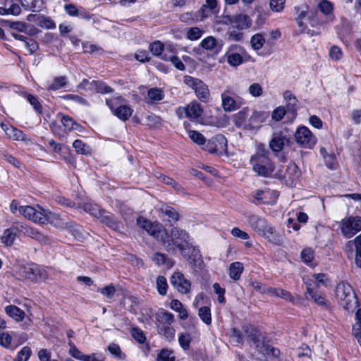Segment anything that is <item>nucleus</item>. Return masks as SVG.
<instances>
[{
    "mask_svg": "<svg viewBox=\"0 0 361 361\" xmlns=\"http://www.w3.org/2000/svg\"><path fill=\"white\" fill-rule=\"evenodd\" d=\"M68 345L70 346L69 354L76 360L80 361H103L100 356L96 353L83 354L71 341H69Z\"/></svg>",
    "mask_w": 361,
    "mask_h": 361,
    "instance_id": "24",
    "label": "nucleus"
},
{
    "mask_svg": "<svg viewBox=\"0 0 361 361\" xmlns=\"http://www.w3.org/2000/svg\"><path fill=\"white\" fill-rule=\"evenodd\" d=\"M1 127L10 139L14 140H25L26 139V135L22 130L11 125L2 123Z\"/></svg>",
    "mask_w": 361,
    "mask_h": 361,
    "instance_id": "27",
    "label": "nucleus"
},
{
    "mask_svg": "<svg viewBox=\"0 0 361 361\" xmlns=\"http://www.w3.org/2000/svg\"><path fill=\"white\" fill-rule=\"evenodd\" d=\"M32 274V263L26 264L21 266L18 271V274L20 277L24 279L30 280L31 279Z\"/></svg>",
    "mask_w": 361,
    "mask_h": 361,
    "instance_id": "59",
    "label": "nucleus"
},
{
    "mask_svg": "<svg viewBox=\"0 0 361 361\" xmlns=\"http://www.w3.org/2000/svg\"><path fill=\"white\" fill-rule=\"evenodd\" d=\"M269 151L262 144L257 147L255 154L250 157V164L253 171L259 176H269L274 170V165L268 157Z\"/></svg>",
    "mask_w": 361,
    "mask_h": 361,
    "instance_id": "4",
    "label": "nucleus"
},
{
    "mask_svg": "<svg viewBox=\"0 0 361 361\" xmlns=\"http://www.w3.org/2000/svg\"><path fill=\"white\" fill-rule=\"evenodd\" d=\"M84 210L94 216L99 221L114 230H119L121 225L116 222L113 214L106 210L101 209L99 207L92 202H87L83 204Z\"/></svg>",
    "mask_w": 361,
    "mask_h": 361,
    "instance_id": "8",
    "label": "nucleus"
},
{
    "mask_svg": "<svg viewBox=\"0 0 361 361\" xmlns=\"http://www.w3.org/2000/svg\"><path fill=\"white\" fill-rule=\"evenodd\" d=\"M319 8L320 11L327 16L330 20H334L333 16V9L334 5L333 4L328 0H322L319 4Z\"/></svg>",
    "mask_w": 361,
    "mask_h": 361,
    "instance_id": "37",
    "label": "nucleus"
},
{
    "mask_svg": "<svg viewBox=\"0 0 361 361\" xmlns=\"http://www.w3.org/2000/svg\"><path fill=\"white\" fill-rule=\"evenodd\" d=\"M283 97L287 102L288 108L291 111H295L298 102L295 97L290 91L286 90L283 93Z\"/></svg>",
    "mask_w": 361,
    "mask_h": 361,
    "instance_id": "53",
    "label": "nucleus"
},
{
    "mask_svg": "<svg viewBox=\"0 0 361 361\" xmlns=\"http://www.w3.org/2000/svg\"><path fill=\"white\" fill-rule=\"evenodd\" d=\"M203 33V30L197 27H192L186 30L185 36L188 39L195 41L199 39L202 36Z\"/></svg>",
    "mask_w": 361,
    "mask_h": 361,
    "instance_id": "43",
    "label": "nucleus"
},
{
    "mask_svg": "<svg viewBox=\"0 0 361 361\" xmlns=\"http://www.w3.org/2000/svg\"><path fill=\"white\" fill-rule=\"evenodd\" d=\"M95 80L89 81L87 79H83L77 86L78 88L82 89L86 92L94 91Z\"/></svg>",
    "mask_w": 361,
    "mask_h": 361,
    "instance_id": "63",
    "label": "nucleus"
},
{
    "mask_svg": "<svg viewBox=\"0 0 361 361\" xmlns=\"http://www.w3.org/2000/svg\"><path fill=\"white\" fill-rule=\"evenodd\" d=\"M301 258L302 261L310 267H314L315 264L313 262L314 252L310 248H306L301 252Z\"/></svg>",
    "mask_w": 361,
    "mask_h": 361,
    "instance_id": "48",
    "label": "nucleus"
},
{
    "mask_svg": "<svg viewBox=\"0 0 361 361\" xmlns=\"http://www.w3.org/2000/svg\"><path fill=\"white\" fill-rule=\"evenodd\" d=\"M165 184L171 186L178 193H185L183 188L173 178L161 175L160 177Z\"/></svg>",
    "mask_w": 361,
    "mask_h": 361,
    "instance_id": "44",
    "label": "nucleus"
},
{
    "mask_svg": "<svg viewBox=\"0 0 361 361\" xmlns=\"http://www.w3.org/2000/svg\"><path fill=\"white\" fill-rule=\"evenodd\" d=\"M180 252L186 261L192 266H199L202 262L200 251L197 247L193 245L192 241L185 244L184 247H180Z\"/></svg>",
    "mask_w": 361,
    "mask_h": 361,
    "instance_id": "15",
    "label": "nucleus"
},
{
    "mask_svg": "<svg viewBox=\"0 0 361 361\" xmlns=\"http://www.w3.org/2000/svg\"><path fill=\"white\" fill-rule=\"evenodd\" d=\"M269 116V114L267 111H254L250 116V121L253 124H259L264 122Z\"/></svg>",
    "mask_w": 361,
    "mask_h": 361,
    "instance_id": "40",
    "label": "nucleus"
},
{
    "mask_svg": "<svg viewBox=\"0 0 361 361\" xmlns=\"http://www.w3.org/2000/svg\"><path fill=\"white\" fill-rule=\"evenodd\" d=\"M108 350L116 358L120 360L124 359L125 355L122 353L121 350L118 344L111 343L108 346Z\"/></svg>",
    "mask_w": 361,
    "mask_h": 361,
    "instance_id": "61",
    "label": "nucleus"
},
{
    "mask_svg": "<svg viewBox=\"0 0 361 361\" xmlns=\"http://www.w3.org/2000/svg\"><path fill=\"white\" fill-rule=\"evenodd\" d=\"M73 147L78 154H88L90 153V148L80 140H75L73 143Z\"/></svg>",
    "mask_w": 361,
    "mask_h": 361,
    "instance_id": "47",
    "label": "nucleus"
},
{
    "mask_svg": "<svg viewBox=\"0 0 361 361\" xmlns=\"http://www.w3.org/2000/svg\"><path fill=\"white\" fill-rule=\"evenodd\" d=\"M156 288L159 295H165L167 293L168 284L166 279L163 276H159L156 281Z\"/></svg>",
    "mask_w": 361,
    "mask_h": 361,
    "instance_id": "45",
    "label": "nucleus"
},
{
    "mask_svg": "<svg viewBox=\"0 0 361 361\" xmlns=\"http://www.w3.org/2000/svg\"><path fill=\"white\" fill-rule=\"evenodd\" d=\"M164 48V45L160 41H155L149 44V50L154 56H160Z\"/></svg>",
    "mask_w": 361,
    "mask_h": 361,
    "instance_id": "62",
    "label": "nucleus"
},
{
    "mask_svg": "<svg viewBox=\"0 0 361 361\" xmlns=\"http://www.w3.org/2000/svg\"><path fill=\"white\" fill-rule=\"evenodd\" d=\"M244 269L243 263L240 262H235L229 266V276L235 281L240 279L241 274Z\"/></svg>",
    "mask_w": 361,
    "mask_h": 361,
    "instance_id": "34",
    "label": "nucleus"
},
{
    "mask_svg": "<svg viewBox=\"0 0 361 361\" xmlns=\"http://www.w3.org/2000/svg\"><path fill=\"white\" fill-rule=\"evenodd\" d=\"M236 26L238 29H246L250 26V19L247 16L239 15L235 18Z\"/></svg>",
    "mask_w": 361,
    "mask_h": 361,
    "instance_id": "52",
    "label": "nucleus"
},
{
    "mask_svg": "<svg viewBox=\"0 0 361 361\" xmlns=\"http://www.w3.org/2000/svg\"><path fill=\"white\" fill-rule=\"evenodd\" d=\"M198 315L201 320L207 325H209L212 323L211 310L209 307H200L198 310Z\"/></svg>",
    "mask_w": 361,
    "mask_h": 361,
    "instance_id": "46",
    "label": "nucleus"
},
{
    "mask_svg": "<svg viewBox=\"0 0 361 361\" xmlns=\"http://www.w3.org/2000/svg\"><path fill=\"white\" fill-rule=\"evenodd\" d=\"M243 330L252 342L257 351L262 355L264 361L278 360L280 355L279 350L269 345L263 333L250 325L243 326Z\"/></svg>",
    "mask_w": 361,
    "mask_h": 361,
    "instance_id": "2",
    "label": "nucleus"
},
{
    "mask_svg": "<svg viewBox=\"0 0 361 361\" xmlns=\"http://www.w3.org/2000/svg\"><path fill=\"white\" fill-rule=\"evenodd\" d=\"M271 195L274 196V199H276L278 197V193L276 191H270L269 190H257L253 193V197L257 201H261L263 203L268 204L269 201L267 200V197Z\"/></svg>",
    "mask_w": 361,
    "mask_h": 361,
    "instance_id": "35",
    "label": "nucleus"
},
{
    "mask_svg": "<svg viewBox=\"0 0 361 361\" xmlns=\"http://www.w3.org/2000/svg\"><path fill=\"white\" fill-rule=\"evenodd\" d=\"M18 231L16 229V224L11 228L4 230L1 237V241L6 246H11L13 244L16 234Z\"/></svg>",
    "mask_w": 361,
    "mask_h": 361,
    "instance_id": "30",
    "label": "nucleus"
},
{
    "mask_svg": "<svg viewBox=\"0 0 361 361\" xmlns=\"http://www.w3.org/2000/svg\"><path fill=\"white\" fill-rule=\"evenodd\" d=\"M106 104L112 114L123 121L128 120L133 112V109L124 103V99L121 97L106 99Z\"/></svg>",
    "mask_w": 361,
    "mask_h": 361,
    "instance_id": "9",
    "label": "nucleus"
},
{
    "mask_svg": "<svg viewBox=\"0 0 361 361\" xmlns=\"http://www.w3.org/2000/svg\"><path fill=\"white\" fill-rule=\"evenodd\" d=\"M23 8L28 11L39 12L44 5V0H20Z\"/></svg>",
    "mask_w": 361,
    "mask_h": 361,
    "instance_id": "31",
    "label": "nucleus"
},
{
    "mask_svg": "<svg viewBox=\"0 0 361 361\" xmlns=\"http://www.w3.org/2000/svg\"><path fill=\"white\" fill-rule=\"evenodd\" d=\"M247 221L253 231L262 236L271 226L264 218L255 214L249 215Z\"/></svg>",
    "mask_w": 361,
    "mask_h": 361,
    "instance_id": "21",
    "label": "nucleus"
},
{
    "mask_svg": "<svg viewBox=\"0 0 361 361\" xmlns=\"http://www.w3.org/2000/svg\"><path fill=\"white\" fill-rule=\"evenodd\" d=\"M77 17H79L82 19H85L87 20H89L90 19H92L93 23H97L100 21V18L98 16H96L93 14H91L90 12H88L85 8L83 7H79L78 8V15Z\"/></svg>",
    "mask_w": 361,
    "mask_h": 361,
    "instance_id": "50",
    "label": "nucleus"
},
{
    "mask_svg": "<svg viewBox=\"0 0 361 361\" xmlns=\"http://www.w3.org/2000/svg\"><path fill=\"white\" fill-rule=\"evenodd\" d=\"M244 49L238 44L229 46L226 54L227 63L232 67H237L243 63Z\"/></svg>",
    "mask_w": 361,
    "mask_h": 361,
    "instance_id": "17",
    "label": "nucleus"
},
{
    "mask_svg": "<svg viewBox=\"0 0 361 361\" xmlns=\"http://www.w3.org/2000/svg\"><path fill=\"white\" fill-rule=\"evenodd\" d=\"M340 228L342 235L350 238L361 231V216H348L341 221Z\"/></svg>",
    "mask_w": 361,
    "mask_h": 361,
    "instance_id": "13",
    "label": "nucleus"
},
{
    "mask_svg": "<svg viewBox=\"0 0 361 361\" xmlns=\"http://www.w3.org/2000/svg\"><path fill=\"white\" fill-rule=\"evenodd\" d=\"M30 281L42 283L48 279L46 269L39 264L32 263V274Z\"/></svg>",
    "mask_w": 361,
    "mask_h": 361,
    "instance_id": "26",
    "label": "nucleus"
},
{
    "mask_svg": "<svg viewBox=\"0 0 361 361\" xmlns=\"http://www.w3.org/2000/svg\"><path fill=\"white\" fill-rule=\"evenodd\" d=\"M137 224L156 240L161 242L166 248L171 247V243L168 239L166 230L160 223L157 221L151 222L145 218L140 216L137 219Z\"/></svg>",
    "mask_w": 361,
    "mask_h": 361,
    "instance_id": "7",
    "label": "nucleus"
},
{
    "mask_svg": "<svg viewBox=\"0 0 361 361\" xmlns=\"http://www.w3.org/2000/svg\"><path fill=\"white\" fill-rule=\"evenodd\" d=\"M335 293L339 305L346 311L353 312L357 307L356 295L348 283H339L336 287Z\"/></svg>",
    "mask_w": 361,
    "mask_h": 361,
    "instance_id": "6",
    "label": "nucleus"
},
{
    "mask_svg": "<svg viewBox=\"0 0 361 361\" xmlns=\"http://www.w3.org/2000/svg\"><path fill=\"white\" fill-rule=\"evenodd\" d=\"M47 219V224L49 223L57 227H66L72 228L75 231H78V226L73 221H67L65 216L62 217L59 214L49 212Z\"/></svg>",
    "mask_w": 361,
    "mask_h": 361,
    "instance_id": "23",
    "label": "nucleus"
},
{
    "mask_svg": "<svg viewBox=\"0 0 361 361\" xmlns=\"http://www.w3.org/2000/svg\"><path fill=\"white\" fill-rule=\"evenodd\" d=\"M164 92L162 89L152 87L147 91L145 99L147 103L154 104L161 101L164 99Z\"/></svg>",
    "mask_w": 361,
    "mask_h": 361,
    "instance_id": "29",
    "label": "nucleus"
},
{
    "mask_svg": "<svg viewBox=\"0 0 361 361\" xmlns=\"http://www.w3.org/2000/svg\"><path fill=\"white\" fill-rule=\"evenodd\" d=\"M248 92L254 97H260L263 93V89L260 84L252 83L248 88Z\"/></svg>",
    "mask_w": 361,
    "mask_h": 361,
    "instance_id": "64",
    "label": "nucleus"
},
{
    "mask_svg": "<svg viewBox=\"0 0 361 361\" xmlns=\"http://www.w3.org/2000/svg\"><path fill=\"white\" fill-rule=\"evenodd\" d=\"M189 137L196 144L199 145H204L205 143V138L204 135L196 130H189L188 132Z\"/></svg>",
    "mask_w": 361,
    "mask_h": 361,
    "instance_id": "58",
    "label": "nucleus"
},
{
    "mask_svg": "<svg viewBox=\"0 0 361 361\" xmlns=\"http://www.w3.org/2000/svg\"><path fill=\"white\" fill-rule=\"evenodd\" d=\"M286 136L282 135H275L269 142V147L273 152H279L282 150L285 142H288Z\"/></svg>",
    "mask_w": 361,
    "mask_h": 361,
    "instance_id": "32",
    "label": "nucleus"
},
{
    "mask_svg": "<svg viewBox=\"0 0 361 361\" xmlns=\"http://www.w3.org/2000/svg\"><path fill=\"white\" fill-rule=\"evenodd\" d=\"M243 330L252 342L257 351L262 355L264 361L278 360L280 355L279 350L269 345L263 333L250 325L243 326Z\"/></svg>",
    "mask_w": 361,
    "mask_h": 361,
    "instance_id": "1",
    "label": "nucleus"
},
{
    "mask_svg": "<svg viewBox=\"0 0 361 361\" xmlns=\"http://www.w3.org/2000/svg\"><path fill=\"white\" fill-rule=\"evenodd\" d=\"M174 352L168 348H163L157 355V361H175Z\"/></svg>",
    "mask_w": 361,
    "mask_h": 361,
    "instance_id": "42",
    "label": "nucleus"
},
{
    "mask_svg": "<svg viewBox=\"0 0 361 361\" xmlns=\"http://www.w3.org/2000/svg\"><path fill=\"white\" fill-rule=\"evenodd\" d=\"M265 43V39L262 35L261 34H255L254 35L251 39H250V44L252 45V47L255 50H259L260 49L263 45Z\"/></svg>",
    "mask_w": 361,
    "mask_h": 361,
    "instance_id": "51",
    "label": "nucleus"
},
{
    "mask_svg": "<svg viewBox=\"0 0 361 361\" xmlns=\"http://www.w3.org/2000/svg\"><path fill=\"white\" fill-rule=\"evenodd\" d=\"M59 116L61 118V122L64 126L66 130H76L80 127V125L77 123L72 118L68 116H65L63 114H59Z\"/></svg>",
    "mask_w": 361,
    "mask_h": 361,
    "instance_id": "39",
    "label": "nucleus"
},
{
    "mask_svg": "<svg viewBox=\"0 0 361 361\" xmlns=\"http://www.w3.org/2000/svg\"><path fill=\"white\" fill-rule=\"evenodd\" d=\"M61 98L65 100H73V102H75L80 105H82V106H90L89 102L84 97L79 96V95L68 94H65V95L62 96Z\"/></svg>",
    "mask_w": 361,
    "mask_h": 361,
    "instance_id": "55",
    "label": "nucleus"
},
{
    "mask_svg": "<svg viewBox=\"0 0 361 361\" xmlns=\"http://www.w3.org/2000/svg\"><path fill=\"white\" fill-rule=\"evenodd\" d=\"M160 211L173 221H177L179 219L178 211L169 205L163 204L160 207Z\"/></svg>",
    "mask_w": 361,
    "mask_h": 361,
    "instance_id": "41",
    "label": "nucleus"
},
{
    "mask_svg": "<svg viewBox=\"0 0 361 361\" xmlns=\"http://www.w3.org/2000/svg\"><path fill=\"white\" fill-rule=\"evenodd\" d=\"M184 82L192 88L197 97L202 102H207L210 98V93L207 85L202 80L191 76H185Z\"/></svg>",
    "mask_w": 361,
    "mask_h": 361,
    "instance_id": "12",
    "label": "nucleus"
},
{
    "mask_svg": "<svg viewBox=\"0 0 361 361\" xmlns=\"http://www.w3.org/2000/svg\"><path fill=\"white\" fill-rule=\"evenodd\" d=\"M32 350L30 347L25 346L17 353L14 361H27L31 355Z\"/></svg>",
    "mask_w": 361,
    "mask_h": 361,
    "instance_id": "56",
    "label": "nucleus"
},
{
    "mask_svg": "<svg viewBox=\"0 0 361 361\" xmlns=\"http://www.w3.org/2000/svg\"><path fill=\"white\" fill-rule=\"evenodd\" d=\"M297 144L303 148L312 149L317 143V139L310 130L304 126L297 128L294 133Z\"/></svg>",
    "mask_w": 361,
    "mask_h": 361,
    "instance_id": "11",
    "label": "nucleus"
},
{
    "mask_svg": "<svg viewBox=\"0 0 361 361\" xmlns=\"http://www.w3.org/2000/svg\"><path fill=\"white\" fill-rule=\"evenodd\" d=\"M16 229L18 231V233H20L24 235L28 236L39 242L47 243L48 241V238L37 229L30 227L26 224L16 223Z\"/></svg>",
    "mask_w": 361,
    "mask_h": 361,
    "instance_id": "22",
    "label": "nucleus"
},
{
    "mask_svg": "<svg viewBox=\"0 0 361 361\" xmlns=\"http://www.w3.org/2000/svg\"><path fill=\"white\" fill-rule=\"evenodd\" d=\"M312 279H303L306 286L305 298L311 300L320 306L327 307L325 297L316 290L319 285L327 287L331 285V281L327 274L323 273L314 274Z\"/></svg>",
    "mask_w": 361,
    "mask_h": 361,
    "instance_id": "3",
    "label": "nucleus"
},
{
    "mask_svg": "<svg viewBox=\"0 0 361 361\" xmlns=\"http://www.w3.org/2000/svg\"><path fill=\"white\" fill-rule=\"evenodd\" d=\"M200 46L203 49L218 54L222 49V40H217L212 36L204 37L200 42Z\"/></svg>",
    "mask_w": 361,
    "mask_h": 361,
    "instance_id": "25",
    "label": "nucleus"
},
{
    "mask_svg": "<svg viewBox=\"0 0 361 361\" xmlns=\"http://www.w3.org/2000/svg\"><path fill=\"white\" fill-rule=\"evenodd\" d=\"M229 339L230 342L233 345H238L243 343V337L241 335V332L237 329L236 328H232L230 329L229 332Z\"/></svg>",
    "mask_w": 361,
    "mask_h": 361,
    "instance_id": "49",
    "label": "nucleus"
},
{
    "mask_svg": "<svg viewBox=\"0 0 361 361\" xmlns=\"http://www.w3.org/2000/svg\"><path fill=\"white\" fill-rule=\"evenodd\" d=\"M191 336L188 334H180L178 336V343L183 350H188L190 348Z\"/></svg>",
    "mask_w": 361,
    "mask_h": 361,
    "instance_id": "60",
    "label": "nucleus"
},
{
    "mask_svg": "<svg viewBox=\"0 0 361 361\" xmlns=\"http://www.w3.org/2000/svg\"><path fill=\"white\" fill-rule=\"evenodd\" d=\"M19 212L25 218L34 223L39 224H47V216L49 211L40 207H38L37 209L31 206L20 207H19Z\"/></svg>",
    "mask_w": 361,
    "mask_h": 361,
    "instance_id": "10",
    "label": "nucleus"
},
{
    "mask_svg": "<svg viewBox=\"0 0 361 361\" xmlns=\"http://www.w3.org/2000/svg\"><path fill=\"white\" fill-rule=\"evenodd\" d=\"M171 285L181 294L190 293L191 283L185 279V276L180 271H175L171 276Z\"/></svg>",
    "mask_w": 361,
    "mask_h": 361,
    "instance_id": "20",
    "label": "nucleus"
},
{
    "mask_svg": "<svg viewBox=\"0 0 361 361\" xmlns=\"http://www.w3.org/2000/svg\"><path fill=\"white\" fill-rule=\"evenodd\" d=\"M156 326L158 334L166 341H171L175 336V329L172 326L174 315L170 312L161 308L155 314Z\"/></svg>",
    "mask_w": 361,
    "mask_h": 361,
    "instance_id": "5",
    "label": "nucleus"
},
{
    "mask_svg": "<svg viewBox=\"0 0 361 361\" xmlns=\"http://www.w3.org/2000/svg\"><path fill=\"white\" fill-rule=\"evenodd\" d=\"M67 84V79L65 76L55 78L51 83L47 84L46 88L48 90L56 91L63 87Z\"/></svg>",
    "mask_w": 361,
    "mask_h": 361,
    "instance_id": "38",
    "label": "nucleus"
},
{
    "mask_svg": "<svg viewBox=\"0 0 361 361\" xmlns=\"http://www.w3.org/2000/svg\"><path fill=\"white\" fill-rule=\"evenodd\" d=\"M24 97L27 99V100L30 102V104L33 106L34 109L37 113L39 114L42 112V106L39 103L37 97L27 92L24 94Z\"/></svg>",
    "mask_w": 361,
    "mask_h": 361,
    "instance_id": "54",
    "label": "nucleus"
},
{
    "mask_svg": "<svg viewBox=\"0 0 361 361\" xmlns=\"http://www.w3.org/2000/svg\"><path fill=\"white\" fill-rule=\"evenodd\" d=\"M176 113L179 118L186 117L190 120H195L201 117L203 113V108L197 102L193 101L186 106L178 107Z\"/></svg>",
    "mask_w": 361,
    "mask_h": 361,
    "instance_id": "16",
    "label": "nucleus"
},
{
    "mask_svg": "<svg viewBox=\"0 0 361 361\" xmlns=\"http://www.w3.org/2000/svg\"><path fill=\"white\" fill-rule=\"evenodd\" d=\"M6 314L16 321H22L25 317V312L15 305H8L5 308Z\"/></svg>",
    "mask_w": 361,
    "mask_h": 361,
    "instance_id": "36",
    "label": "nucleus"
},
{
    "mask_svg": "<svg viewBox=\"0 0 361 361\" xmlns=\"http://www.w3.org/2000/svg\"><path fill=\"white\" fill-rule=\"evenodd\" d=\"M204 149L210 153L222 154L227 150V140L223 135H216L209 139Z\"/></svg>",
    "mask_w": 361,
    "mask_h": 361,
    "instance_id": "18",
    "label": "nucleus"
},
{
    "mask_svg": "<svg viewBox=\"0 0 361 361\" xmlns=\"http://www.w3.org/2000/svg\"><path fill=\"white\" fill-rule=\"evenodd\" d=\"M94 91L95 92L100 94H106L112 92L113 90L111 87L107 85L105 82L100 80H95L94 85Z\"/></svg>",
    "mask_w": 361,
    "mask_h": 361,
    "instance_id": "57",
    "label": "nucleus"
},
{
    "mask_svg": "<svg viewBox=\"0 0 361 361\" xmlns=\"http://www.w3.org/2000/svg\"><path fill=\"white\" fill-rule=\"evenodd\" d=\"M263 237L267 238L269 242L278 245H282L284 240L283 233L282 231H276L271 226L266 231Z\"/></svg>",
    "mask_w": 361,
    "mask_h": 361,
    "instance_id": "28",
    "label": "nucleus"
},
{
    "mask_svg": "<svg viewBox=\"0 0 361 361\" xmlns=\"http://www.w3.org/2000/svg\"><path fill=\"white\" fill-rule=\"evenodd\" d=\"M170 307L175 312L178 313V317L180 319L185 320L188 317V310L184 307L180 301L173 299L170 302Z\"/></svg>",
    "mask_w": 361,
    "mask_h": 361,
    "instance_id": "33",
    "label": "nucleus"
},
{
    "mask_svg": "<svg viewBox=\"0 0 361 361\" xmlns=\"http://www.w3.org/2000/svg\"><path fill=\"white\" fill-rule=\"evenodd\" d=\"M168 239L171 243L169 249V247L166 248L168 251L171 250H175L173 246L180 250V247H184L185 244H188L192 241L187 231L177 227H174L171 230V237L168 236Z\"/></svg>",
    "mask_w": 361,
    "mask_h": 361,
    "instance_id": "14",
    "label": "nucleus"
},
{
    "mask_svg": "<svg viewBox=\"0 0 361 361\" xmlns=\"http://www.w3.org/2000/svg\"><path fill=\"white\" fill-rule=\"evenodd\" d=\"M221 106L226 112L234 111L240 109L244 104L243 99L238 96L231 97L228 91H224L221 95Z\"/></svg>",
    "mask_w": 361,
    "mask_h": 361,
    "instance_id": "19",
    "label": "nucleus"
}]
</instances>
